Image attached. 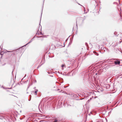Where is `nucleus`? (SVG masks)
<instances>
[{"label": "nucleus", "mask_w": 122, "mask_h": 122, "mask_svg": "<svg viewBox=\"0 0 122 122\" xmlns=\"http://www.w3.org/2000/svg\"><path fill=\"white\" fill-rule=\"evenodd\" d=\"M38 91V90L37 89H35L34 92L33 91H32V92L34 93V94L36 95L37 94V92Z\"/></svg>", "instance_id": "f257e3e1"}, {"label": "nucleus", "mask_w": 122, "mask_h": 122, "mask_svg": "<svg viewBox=\"0 0 122 122\" xmlns=\"http://www.w3.org/2000/svg\"><path fill=\"white\" fill-rule=\"evenodd\" d=\"M120 61H115L114 63L116 65H119L120 64Z\"/></svg>", "instance_id": "f03ea898"}, {"label": "nucleus", "mask_w": 122, "mask_h": 122, "mask_svg": "<svg viewBox=\"0 0 122 122\" xmlns=\"http://www.w3.org/2000/svg\"><path fill=\"white\" fill-rule=\"evenodd\" d=\"M57 120H55L53 122H57Z\"/></svg>", "instance_id": "7ed1b4c3"}, {"label": "nucleus", "mask_w": 122, "mask_h": 122, "mask_svg": "<svg viewBox=\"0 0 122 122\" xmlns=\"http://www.w3.org/2000/svg\"><path fill=\"white\" fill-rule=\"evenodd\" d=\"M64 65H62L61 66V67H64Z\"/></svg>", "instance_id": "20e7f679"}, {"label": "nucleus", "mask_w": 122, "mask_h": 122, "mask_svg": "<svg viewBox=\"0 0 122 122\" xmlns=\"http://www.w3.org/2000/svg\"><path fill=\"white\" fill-rule=\"evenodd\" d=\"M96 55H97V56H98V54L97 53V54H96Z\"/></svg>", "instance_id": "39448f33"}, {"label": "nucleus", "mask_w": 122, "mask_h": 122, "mask_svg": "<svg viewBox=\"0 0 122 122\" xmlns=\"http://www.w3.org/2000/svg\"><path fill=\"white\" fill-rule=\"evenodd\" d=\"M30 42H29L28 44H27L28 43H30Z\"/></svg>", "instance_id": "423d86ee"}]
</instances>
